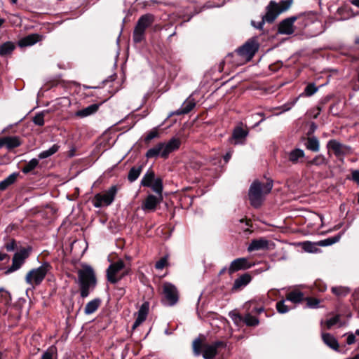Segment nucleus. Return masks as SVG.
Returning a JSON list of instances; mask_svg holds the SVG:
<instances>
[{
  "label": "nucleus",
  "mask_w": 359,
  "mask_h": 359,
  "mask_svg": "<svg viewBox=\"0 0 359 359\" xmlns=\"http://www.w3.org/2000/svg\"><path fill=\"white\" fill-rule=\"evenodd\" d=\"M273 188V181L268 180L266 183H261L259 181H255L249 189V200L250 204L255 208H259L265 196L269 194Z\"/></svg>",
  "instance_id": "1"
},
{
  "label": "nucleus",
  "mask_w": 359,
  "mask_h": 359,
  "mask_svg": "<svg viewBox=\"0 0 359 359\" xmlns=\"http://www.w3.org/2000/svg\"><path fill=\"white\" fill-rule=\"evenodd\" d=\"M291 4L292 0L282 1L279 4L274 1H271L266 7V13L263 16L262 21L258 22L257 25L254 21H252L251 23L255 27L261 29L265 21L267 22H273L281 13L289 9Z\"/></svg>",
  "instance_id": "2"
},
{
  "label": "nucleus",
  "mask_w": 359,
  "mask_h": 359,
  "mask_svg": "<svg viewBox=\"0 0 359 359\" xmlns=\"http://www.w3.org/2000/svg\"><path fill=\"white\" fill-rule=\"evenodd\" d=\"M78 279L81 290V296L86 298L89 295L90 290L96 285V277L93 268L88 265H83L78 271Z\"/></svg>",
  "instance_id": "3"
},
{
  "label": "nucleus",
  "mask_w": 359,
  "mask_h": 359,
  "mask_svg": "<svg viewBox=\"0 0 359 359\" xmlns=\"http://www.w3.org/2000/svg\"><path fill=\"white\" fill-rule=\"evenodd\" d=\"M52 269L50 263L45 262L40 266L31 269L25 276V282L31 289L41 284L48 272Z\"/></svg>",
  "instance_id": "4"
},
{
  "label": "nucleus",
  "mask_w": 359,
  "mask_h": 359,
  "mask_svg": "<svg viewBox=\"0 0 359 359\" xmlns=\"http://www.w3.org/2000/svg\"><path fill=\"white\" fill-rule=\"evenodd\" d=\"M226 344L223 341H216L212 344H202L199 339H196L193 342V350L196 355L201 353L205 359H212L221 348H224Z\"/></svg>",
  "instance_id": "5"
},
{
  "label": "nucleus",
  "mask_w": 359,
  "mask_h": 359,
  "mask_svg": "<svg viewBox=\"0 0 359 359\" xmlns=\"http://www.w3.org/2000/svg\"><path fill=\"white\" fill-rule=\"evenodd\" d=\"M153 15L147 13L142 15L137 20L133 32V41L135 43H140L144 39L147 28L154 22Z\"/></svg>",
  "instance_id": "6"
},
{
  "label": "nucleus",
  "mask_w": 359,
  "mask_h": 359,
  "mask_svg": "<svg viewBox=\"0 0 359 359\" xmlns=\"http://www.w3.org/2000/svg\"><path fill=\"white\" fill-rule=\"evenodd\" d=\"M118 189L116 185H113L104 192L95 194L93 199V205L95 208L110 205L114 201Z\"/></svg>",
  "instance_id": "7"
},
{
  "label": "nucleus",
  "mask_w": 359,
  "mask_h": 359,
  "mask_svg": "<svg viewBox=\"0 0 359 359\" xmlns=\"http://www.w3.org/2000/svg\"><path fill=\"white\" fill-rule=\"evenodd\" d=\"M128 273V269L125 267L123 260H118L109 265L107 270V277L108 281L111 283H116L123 277Z\"/></svg>",
  "instance_id": "8"
},
{
  "label": "nucleus",
  "mask_w": 359,
  "mask_h": 359,
  "mask_svg": "<svg viewBox=\"0 0 359 359\" xmlns=\"http://www.w3.org/2000/svg\"><path fill=\"white\" fill-rule=\"evenodd\" d=\"M29 256V250L28 248H24L15 252L12 259V265L6 270V273H11L20 269Z\"/></svg>",
  "instance_id": "9"
},
{
  "label": "nucleus",
  "mask_w": 359,
  "mask_h": 359,
  "mask_svg": "<svg viewBox=\"0 0 359 359\" xmlns=\"http://www.w3.org/2000/svg\"><path fill=\"white\" fill-rule=\"evenodd\" d=\"M258 48V43L255 40H250L239 48L236 50V54L245 60H250L257 51Z\"/></svg>",
  "instance_id": "10"
},
{
  "label": "nucleus",
  "mask_w": 359,
  "mask_h": 359,
  "mask_svg": "<svg viewBox=\"0 0 359 359\" xmlns=\"http://www.w3.org/2000/svg\"><path fill=\"white\" fill-rule=\"evenodd\" d=\"M327 148L332 150L334 155L337 157L343 156L351 153L350 146L344 144L337 140H330L327 144Z\"/></svg>",
  "instance_id": "11"
},
{
  "label": "nucleus",
  "mask_w": 359,
  "mask_h": 359,
  "mask_svg": "<svg viewBox=\"0 0 359 359\" xmlns=\"http://www.w3.org/2000/svg\"><path fill=\"white\" fill-rule=\"evenodd\" d=\"M163 288L168 305H175L178 301V292L175 286L170 283H165L163 284Z\"/></svg>",
  "instance_id": "12"
},
{
  "label": "nucleus",
  "mask_w": 359,
  "mask_h": 359,
  "mask_svg": "<svg viewBox=\"0 0 359 359\" xmlns=\"http://www.w3.org/2000/svg\"><path fill=\"white\" fill-rule=\"evenodd\" d=\"M252 264L249 263L248 259L245 257H241L234 259L231 262L228 271L230 274L239 270H245L251 268Z\"/></svg>",
  "instance_id": "13"
},
{
  "label": "nucleus",
  "mask_w": 359,
  "mask_h": 359,
  "mask_svg": "<svg viewBox=\"0 0 359 359\" xmlns=\"http://www.w3.org/2000/svg\"><path fill=\"white\" fill-rule=\"evenodd\" d=\"M162 199V196H154L150 194L144 200L142 208L144 211H154L156 206L161 203Z\"/></svg>",
  "instance_id": "14"
},
{
  "label": "nucleus",
  "mask_w": 359,
  "mask_h": 359,
  "mask_svg": "<svg viewBox=\"0 0 359 359\" xmlns=\"http://www.w3.org/2000/svg\"><path fill=\"white\" fill-rule=\"evenodd\" d=\"M297 20V17H290L283 20L278 26V32L282 34L290 35L294 31V23Z\"/></svg>",
  "instance_id": "15"
},
{
  "label": "nucleus",
  "mask_w": 359,
  "mask_h": 359,
  "mask_svg": "<svg viewBox=\"0 0 359 359\" xmlns=\"http://www.w3.org/2000/svg\"><path fill=\"white\" fill-rule=\"evenodd\" d=\"M164 147V142H160L153 147L152 148L147 150L145 156L147 158H153L161 156L163 158H167V154Z\"/></svg>",
  "instance_id": "16"
},
{
  "label": "nucleus",
  "mask_w": 359,
  "mask_h": 359,
  "mask_svg": "<svg viewBox=\"0 0 359 359\" xmlns=\"http://www.w3.org/2000/svg\"><path fill=\"white\" fill-rule=\"evenodd\" d=\"M305 156V153L304 150L296 148L290 151L285 152V156L287 158L288 161H290L292 164H298L302 161Z\"/></svg>",
  "instance_id": "17"
},
{
  "label": "nucleus",
  "mask_w": 359,
  "mask_h": 359,
  "mask_svg": "<svg viewBox=\"0 0 359 359\" xmlns=\"http://www.w3.org/2000/svg\"><path fill=\"white\" fill-rule=\"evenodd\" d=\"M269 241L264 238L254 239L248 247V252L268 249Z\"/></svg>",
  "instance_id": "18"
},
{
  "label": "nucleus",
  "mask_w": 359,
  "mask_h": 359,
  "mask_svg": "<svg viewBox=\"0 0 359 359\" xmlns=\"http://www.w3.org/2000/svg\"><path fill=\"white\" fill-rule=\"evenodd\" d=\"M42 36L38 34H32L22 38L18 41V45L20 47H26L35 44L38 41H40Z\"/></svg>",
  "instance_id": "19"
},
{
  "label": "nucleus",
  "mask_w": 359,
  "mask_h": 359,
  "mask_svg": "<svg viewBox=\"0 0 359 359\" xmlns=\"http://www.w3.org/2000/svg\"><path fill=\"white\" fill-rule=\"evenodd\" d=\"M149 311V304L147 302H144L142 304L140 309L138 311L137 318H136L133 325V329L135 330L137 327L141 323H142L147 318Z\"/></svg>",
  "instance_id": "20"
},
{
  "label": "nucleus",
  "mask_w": 359,
  "mask_h": 359,
  "mask_svg": "<svg viewBox=\"0 0 359 359\" xmlns=\"http://www.w3.org/2000/svg\"><path fill=\"white\" fill-rule=\"evenodd\" d=\"M196 105L194 99L190 97L187 99L182 105V107L172 113V115H181L189 113Z\"/></svg>",
  "instance_id": "21"
},
{
  "label": "nucleus",
  "mask_w": 359,
  "mask_h": 359,
  "mask_svg": "<svg viewBox=\"0 0 359 359\" xmlns=\"http://www.w3.org/2000/svg\"><path fill=\"white\" fill-rule=\"evenodd\" d=\"M322 339L323 342L330 348L334 351L339 350V343L333 335L329 333L322 332Z\"/></svg>",
  "instance_id": "22"
},
{
  "label": "nucleus",
  "mask_w": 359,
  "mask_h": 359,
  "mask_svg": "<svg viewBox=\"0 0 359 359\" xmlns=\"http://www.w3.org/2000/svg\"><path fill=\"white\" fill-rule=\"evenodd\" d=\"M181 145V141L179 138L172 137L167 143H164V147L167 157L174 151L177 150Z\"/></svg>",
  "instance_id": "23"
},
{
  "label": "nucleus",
  "mask_w": 359,
  "mask_h": 359,
  "mask_svg": "<svg viewBox=\"0 0 359 359\" xmlns=\"http://www.w3.org/2000/svg\"><path fill=\"white\" fill-rule=\"evenodd\" d=\"M99 108V105L97 104H91L84 109L77 111L75 115L80 118L87 117L95 114Z\"/></svg>",
  "instance_id": "24"
},
{
  "label": "nucleus",
  "mask_w": 359,
  "mask_h": 359,
  "mask_svg": "<svg viewBox=\"0 0 359 359\" xmlns=\"http://www.w3.org/2000/svg\"><path fill=\"white\" fill-rule=\"evenodd\" d=\"M248 135V132L241 127H237L234 129L232 134V139L234 140V144L243 143Z\"/></svg>",
  "instance_id": "25"
},
{
  "label": "nucleus",
  "mask_w": 359,
  "mask_h": 359,
  "mask_svg": "<svg viewBox=\"0 0 359 359\" xmlns=\"http://www.w3.org/2000/svg\"><path fill=\"white\" fill-rule=\"evenodd\" d=\"M250 280L251 276L248 273H245L235 280L233 289L237 290L245 287L250 282Z\"/></svg>",
  "instance_id": "26"
},
{
  "label": "nucleus",
  "mask_w": 359,
  "mask_h": 359,
  "mask_svg": "<svg viewBox=\"0 0 359 359\" xmlns=\"http://www.w3.org/2000/svg\"><path fill=\"white\" fill-rule=\"evenodd\" d=\"M339 324V326H342V323H341V316L340 315H336L335 316L323 321L320 322V325L322 327H325L327 330L331 329L334 325Z\"/></svg>",
  "instance_id": "27"
},
{
  "label": "nucleus",
  "mask_w": 359,
  "mask_h": 359,
  "mask_svg": "<svg viewBox=\"0 0 359 359\" xmlns=\"http://www.w3.org/2000/svg\"><path fill=\"white\" fill-rule=\"evenodd\" d=\"M101 301L100 299H95L90 301L84 309V313L86 315L93 313L100 306Z\"/></svg>",
  "instance_id": "28"
},
{
  "label": "nucleus",
  "mask_w": 359,
  "mask_h": 359,
  "mask_svg": "<svg viewBox=\"0 0 359 359\" xmlns=\"http://www.w3.org/2000/svg\"><path fill=\"white\" fill-rule=\"evenodd\" d=\"M18 173L13 172L8 176L6 179L0 182V190L6 189L10 185L13 184L17 180Z\"/></svg>",
  "instance_id": "29"
},
{
  "label": "nucleus",
  "mask_w": 359,
  "mask_h": 359,
  "mask_svg": "<svg viewBox=\"0 0 359 359\" xmlns=\"http://www.w3.org/2000/svg\"><path fill=\"white\" fill-rule=\"evenodd\" d=\"M15 48V44L11 41H6L0 44V56H6L11 54Z\"/></svg>",
  "instance_id": "30"
},
{
  "label": "nucleus",
  "mask_w": 359,
  "mask_h": 359,
  "mask_svg": "<svg viewBox=\"0 0 359 359\" xmlns=\"http://www.w3.org/2000/svg\"><path fill=\"white\" fill-rule=\"evenodd\" d=\"M304 294L299 291H292L286 296V299L292 302V303H299L303 300Z\"/></svg>",
  "instance_id": "31"
},
{
  "label": "nucleus",
  "mask_w": 359,
  "mask_h": 359,
  "mask_svg": "<svg viewBox=\"0 0 359 359\" xmlns=\"http://www.w3.org/2000/svg\"><path fill=\"white\" fill-rule=\"evenodd\" d=\"M4 146L8 149L18 147L20 145V142L17 137H4Z\"/></svg>",
  "instance_id": "32"
},
{
  "label": "nucleus",
  "mask_w": 359,
  "mask_h": 359,
  "mask_svg": "<svg viewBox=\"0 0 359 359\" xmlns=\"http://www.w3.org/2000/svg\"><path fill=\"white\" fill-rule=\"evenodd\" d=\"M306 147L307 149L312 151H318L320 148L319 140L316 137H308L306 143Z\"/></svg>",
  "instance_id": "33"
},
{
  "label": "nucleus",
  "mask_w": 359,
  "mask_h": 359,
  "mask_svg": "<svg viewBox=\"0 0 359 359\" xmlns=\"http://www.w3.org/2000/svg\"><path fill=\"white\" fill-rule=\"evenodd\" d=\"M332 292L338 297H344L350 292V289L344 286H336L331 288Z\"/></svg>",
  "instance_id": "34"
},
{
  "label": "nucleus",
  "mask_w": 359,
  "mask_h": 359,
  "mask_svg": "<svg viewBox=\"0 0 359 359\" xmlns=\"http://www.w3.org/2000/svg\"><path fill=\"white\" fill-rule=\"evenodd\" d=\"M154 172L153 170H148L142 179L141 184L144 187H150L151 183L155 180Z\"/></svg>",
  "instance_id": "35"
},
{
  "label": "nucleus",
  "mask_w": 359,
  "mask_h": 359,
  "mask_svg": "<svg viewBox=\"0 0 359 359\" xmlns=\"http://www.w3.org/2000/svg\"><path fill=\"white\" fill-rule=\"evenodd\" d=\"M327 163V159L325 158V157L323 155L320 154V155L316 156L312 160L309 161L307 162V165L311 166L312 165H315L317 166H320V165H326Z\"/></svg>",
  "instance_id": "36"
},
{
  "label": "nucleus",
  "mask_w": 359,
  "mask_h": 359,
  "mask_svg": "<svg viewBox=\"0 0 359 359\" xmlns=\"http://www.w3.org/2000/svg\"><path fill=\"white\" fill-rule=\"evenodd\" d=\"M38 165L39 160L36 158H32L22 168V172L25 174H27L34 170Z\"/></svg>",
  "instance_id": "37"
},
{
  "label": "nucleus",
  "mask_w": 359,
  "mask_h": 359,
  "mask_svg": "<svg viewBox=\"0 0 359 359\" xmlns=\"http://www.w3.org/2000/svg\"><path fill=\"white\" fill-rule=\"evenodd\" d=\"M58 149L59 146L57 144H53L50 149L41 151L39 154V158L40 159L46 158L55 154L58 151Z\"/></svg>",
  "instance_id": "38"
},
{
  "label": "nucleus",
  "mask_w": 359,
  "mask_h": 359,
  "mask_svg": "<svg viewBox=\"0 0 359 359\" xmlns=\"http://www.w3.org/2000/svg\"><path fill=\"white\" fill-rule=\"evenodd\" d=\"M142 172V166L139 167H133L128 175V179L130 182L135 181L140 176Z\"/></svg>",
  "instance_id": "39"
},
{
  "label": "nucleus",
  "mask_w": 359,
  "mask_h": 359,
  "mask_svg": "<svg viewBox=\"0 0 359 359\" xmlns=\"http://www.w3.org/2000/svg\"><path fill=\"white\" fill-rule=\"evenodd\" d=\"M57 358L56 348L51 346L43 353L40 359H57Z\"/></svg>",
  "instance_id": "40"
},
{
  "label": "nucleus",
  "mask_w": 359,
  "mask_h": 359,
  "mask_svg": "<svg viewBox=\"0 0 359 359\" xmlns=\"http://www.w3.org/2000/svg\"><path fill=\"white\" fill-rule=\"evenodd\" d=\"M149 187H151L153 191L156 192L158 194V196H162L163 184L161 179H155V180L151 183V186H150Z\"/></svg>",
  "instance_id": "41"
},
{
  "label": "nucleus",
  "mask_w": 359,
  "mask_h": 359,
  "mask_svg": "<svg viewBox=\"0 0 359 359\" xmlns=\"http://www.w3.org/2000/svg\"><path fill=\"white\" fill-rule=\"evenodd\" d=\"M341 235H337L334 237L328 238L324 240H322L318 242V245L320 246H327L332 245L340 240Z\"/></svg>",
  "instance_id": "42"
},
{
  "label": "nucleus",
  "mask_w": 359,
  "mask_h": 359,
  "mask_svg": "<svg viewBox=\"0 0 359 359\" xmlns=\"http://www.w3.org/2000/svg\"><path fill=\"white\" fill-rule=\"evenodd\" d=\"M243 322L248 326H256L259 324V320L257 318L252 316L250 313L245 315V316L243 318Z\"/></svg>",
  "instance_id": "43"
},
{
  "label": "nucleus",
  "mask_w": 359,
  "mask_h": 359,
  "mask_svg": "<svg viewBox=\"0 0 359 359\" xmlns=\"http://www.w3.org/2000/svg\"><path fill=\"white\" fill-rule=\"evenodd\" d=\"M285 302V300H280L276 303V309L278 313H285L290 310V308Z\"/></svg>",
  "instance_id": "44"
},
{
  "label": "nucleus",
  "mask_w": 359,
  "mask_h": 359,
  "mask_svg": "<svg viewBox=\"0 0 359 359\" xmlns=\"http://www.w3.org/2000/svg\"><path fill=\"white\" fill-rule=\"evenodd\" d=\"M11 300V295L8 292L4 289H0V302L5 304H9Z\"/></svg>",
  "instance_id": "45"
},
{
  "label": "nucleus",
  "mask_w": 359,
  "mask_h": 359,
  "mask_svg": "<svg viewBox=\"0 0 359 359\" xmlns=\"http://www.w3.org/2000/svg\"><path fill=\"white\" fill-rule=\"evenodd\" d=\"M318 89L314 83H309L305 88L304 93L306 96H311L317 92Z\"/></svg>",
  "instance_id": "46"
},
{
  "label": "nucleus",
  "mask_w": 359,
  "mask_h": 359,
  "mask_svg": "<svg viewBox=\"0 0 359 359\" xmlns=\"http://www.w3.org/2000/svg\"><path fill=\"white\" fill-rule=\"evenodd\" d=\"M158 137V131L156 128H153L150 130L147 135L146 136L144 141L147 143H149L151 140Z\"/></svg>",
  "instance_id": "47"
},
{
  "label": "nucleus",
  "mask_w": 359,
  "mask_h": 359,
  "mask_svg": "<svg viewBox=\"0 0 359 359\" xmlns=\"http://www.w3.org/2000/svg\"><path fill=\"white\" fill-rule=\"evenodd\" d=\"M33 122L39 126H42L44 124V114L43 113H38L33 118Z\"/></svg>",
  "instance_id": "48"
},
{
  "label": "nucleus",
  "mask_w": 359,
  "mask_h": 359,
  "mask_svg": "<svg viewBox=\"0 0 359 359\" xmlns=\"http://www.w3.org/2000/svg\"><path fill=\"white\" fill-rule=\"evenodd\" d=\"M229 316L237 325L243 322V318L238 313L231 312L229 313Z\"/></svg>",
  "instance_id": "49"
},
{
  "label": "nucleus",
  "mask_w": 359,
  "mask_h": 359,
  "mask_svg": "<svg viewBox=\"0 0 359 359\" xmlns=\"http://www.w3.org/2000/svg\"><path fill=\"white\" fill-rule=\"evenodd\" d=\"M167 264V258L165 257H162L160 260H158L156 264L155 267L158 270H162Z\"/></svg>",
  "instance_id": "50"
},
{
  "label": "nucleus",
  "mask_w": 359,
  "mask_h": 359,
  "mask_svg": "<svg viewBox=\"0 0 359 359\" xmlns=\"http://www.w3.org/2000/svg\"><path fill=\"white\" fill-rule=\"evenodd\" d=\"M319 304V301L317 299L314 298H308L307 299V305L311 308H316L318 306Z\"/></svg>",
  "instance_id": "51"
},
{
  "label": "nucleus",
  "mask_w": 359,
  "mask_h": 359,
  "mask_svg": "<svg viewBox=\"0 0 359 359\" xmlns=\"http://www.w3.org/2000/svg\"><path fill=\"white\" fill-rule=\"evenodd\" d=\"M5 248L8 252L13 251L16 248V243L15 240H12L10 243H6Z\"/></svg>",
  "instance_id": "52"
},
{
  "label": "nucleus",
  "mask_w": 359,
  "mask_h": 359,
  "mask_svg": "<svg viewBox=\"0 0 359 359\" xmlns=\"http://www.w3.org/2000/svg\"><path fill=\"white\" fill-rule=\"evenodd\" d=\"M355 341V336L353 334H348L346 338V343L348 345L353 344Z\"/></svg>",
  "instance_id": "53"
},
{
  "label": "nucleus",
  "mask_w": 359,
  "mask_h": 359,
  "mask_svg": "<svg viewBox=\"0 0 359 359\" xmlns=\"http://www.w3.org/2000/svg\"><path fill=\"white\" fill-rule=\"evenodd\" d=\"M315 248V246L311 243H304V249L307 252H314V249Z\"/></svg>",
  "instance_id": "54"
},
{
  "label": "nucleus",
  "mask_w": 359,
  "mask_h": 359,
  "mask_svg": "<svg viewBox=\"0 0 359 359\" xmlns=\"http://www.w3.org/2000/svg\"><path fill=\"white\" fill-rule=\"evenodd\" d=\"M352 180L359 184V170L352 172Z\"/></svg>",
  "instance_id": "55"
},
{
  "label": "nucleus",
  "mask_w": 359,
  "mask_h": 359,
  "mask_svg": "<svg viewBox=\"0 0 359 359\" xmlns=\"http://www.w3.org/2000/svg\"><path fill=\"white\" fill-rule=\"evenodd\" d=\"M231 155H232V154H231V151H229V152L226 153V155H225V156H224V161H225L226 162H228V161H229V160L231 158Z\"/></svg>",
  "instance_id": "56"
},
{
  "label": "nucleus",
  "mask_w": 359,
  "mask_h": 359,
  "mask_svg": "<svg viewBox=\"0 0 359 359\" xmlns=\"http://www.w3.org/2000/svg\"><path fill=\"white\" fill-rule=\"evenodd\" d=\"M7 257H8V255L6 253L0 252V261H3Z\"/></svg>",
  "instance_id": "57"
},
{
  "label": "nucleus",
  "mask_w": 359,
  "mask_h": 359,
  "mask_svg": "<svg viewBox=\"0 0 359 359\" xmlns=\"http://www.w3.org/2000/svg\"><path fill=\"white\" fill-rule=\"evenodd\" d=\"M351 4L359 8V0H352Z\"/></svg>",
  "instance_id": "58"
},
{
  "label": "nucleus",
  "mask_w": 359,
  "mask_h": 359,
  "mask_svg": "<svg viewBox=\"0 0 359 359\" xmlns=\"http://www.w3.org/2000/svg\"><path fill=\"white\" fill-rule=\"evenodd\" d=\"M4 147V137L2 138H0V149L1 147Z\"/></svg>",
  "instance_id": "59"
},
{
  "label": "nucleus",
  "mask_w": 359,
  "mask_h": 359,
  "mask_svg": "<svg viewBox=\"0 0 359 359\" xmlns=\"http://www.w3.org/2000/svg\"><path fill=\"white\" fill-rule=\"evenodd\" d=\"M226 271V268L224 267L219 273V275L223 274Z\"/></svg>",
  "instance_id": "60"
},
{
  "label": "nucleus",
  "mask_w": 359,
  "mask_h": 359,
  "mask_svg": "<svg viewBox=\"0 0 359 359\" xmlns=\"http://www.w3.org/2000/svg\"><path fill=\"white\" fill-rule=\"evenodd\" d=\"M263 311H264V309H263V308H259V309H256V311H257L258 313H262Z\"/></svg>",
  "instance_id": "61"
},
{
  "label": "nucleus",
  "mask_w": 359,
  "mask_h": 359,
  "mask_svg": "<svg viewBox=\"0 0 359 359\" xmlns=\"http://www.w3.org/2000/svg\"><path fill=\"white\" fill-rule=\"evenodd\" d=\"M5 22V20L4 19H2V18H0V27H1V25L4 24V22Z\"/></svg>",
  "instance_id": "62"
},
{
  "label": "nucleus",
  "mask_w": 359,
  "mask_h": 359,
  "mask_svg": "<svg viewBox=\"0 0 359 359\" xmlns=\"http://www.w3.org/2000/svg\"><path fill=\"white\" fill-rule=\"evenodd\" d=\"M232 56H233V53H230V54H229V55L226 56V60H227L228 58H229V57H232Z\"/></svg>",
  "instance_id": "63"
},
{
  "label": "nucleus",
  "mask_w": 359,
  "mask_h": 359,
  "mask_svg": "<svg viewBox=\"0 0 359 359\" xmlns=\"http://www.w3.org/2000/svg\"><path fill=\"white\" fill-rule=\"evenodd\" d=\"M355 43L359 44V38L355 39Z\"/></svg>",
  "instance_id": "64"
}]
</instances>
